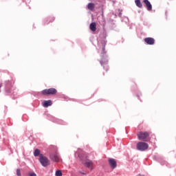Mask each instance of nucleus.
Wrapping results in <instances>:
<instances>
[{"instance_id":"obj_15","label":"nucleus","mask_w":176,"mask_h":176,"mask_svg":"<svg viewBox=\"0 0 176 176\" xmlns=\"http://www.w3.org/2000/svg\"><path fill=\"white\" fill-rule=\"evenodd\" d=\"M53 21H54V17L50 16L47 18V24H50V23H53Z\"/></svg>"},{"instance_id":"obj_5","label":"nucleus","mask_w":176,"mask_h":176,"mask_svg":"<svg viewBox=\"0 0 176 176\" xmlns=\"http://www.w3.org/2000/svg\"><path fill=\"white\" fill-rule=\"evenodd\" d=\"M149 147V145H148V143H145L144 142H139L137 144V149L138 151H146L148 148Z\"/></svg>"},{"instance_id":"obj_19","label":"nucleus","mask_w":176,"mask_h":176,"mask_svg":"<svg viewBox=\"0 0 176 176\" xmlns=\"http://www.w3.org/2000/svg\"><path fill=\"white\" fill-rule=\"evenodd\" d=\"M100 64H101V65H104V60H100Z\"/></svg>"},{"instance_id":"obj_14","label":"nucleus","mask_w":176,"mask_h":176,"mask_svg":"<svg viewBox=\"0 0 176 176\" xmlns=\"http://www.w3.org/2000/svg\"><path fill=\"white\" fill-rule=\"evenodd\" d=\"M41 150H39V149H38V148H36L35 151H34V155L35 156V157H36V156H41Z\"/></svg>"},{"instance_id":"obj_3","label":"nucleus","mask_w":176,"mask_h":176,"mask_svg":"<svg viewBox=\"0 0 176 176\" xmlns=\"http://www.w3.org/2000/svg\"><path fill=\"white\" fill-rule=\"evenodd\" d=\"M43 96H54L57 94V89L56 88L45 89L41 91Z\"/></svg>"},{"instance_id":"obj_12","label":"nucleus","mask_w":176,"mask_h":176,"mask_svg":"<svg viewBox=\"0 0 176 176\" xmlns=\"http://www.w3.org/2000/svg\"><path fill=\"white\" fill-rule=\"evenodd\" d=\"M135 3L138 8L140 9L142 8V3H141V0H135Z\"/></svg>"},{"instance_id":"obj_4","label":"nucleus","mask_w":176,"mask_h":176,"mask_svg":"<svg viewBox=\"0 0 176 176\" xmlns=\"http://www.w3.org/2000/svg\"><path fill=\"white\" fill-rule=\"evenodd\" d=\"M39 162L43 167H47V166H50V161L47 157L43 156V154L40 155Z\"/></svg>"},{"instance_id":"obj_17","label":"nucleus","mask_w":176,"mask_h":176,"mask_svg":"<svg viewBox=\"0 0 176 176\" xmlns=\"http://www.w3.org/2000/svg\"><path fill=\"white\" fill-rule=\"evenodd\" d=\"M16 175L21 176V172L20 171V169H16Z\"/></svg>"},{"instance_id":"obj_13","label":"nucleus","mask_w":176,"mask_h":176,"mask_svg":"<svg viewBox=\"0 0 176 176\" xmlns=\"http://www.w3.org/2000/svg\"><path fill=\"white\" fill-rule=\"evenodd\" d=\"M87 6H88L89 10H94V7H95L94 3H88Z\"/></svg>"},{"instance_id":"obj_18","label":"nucleus","mask_w":176,"mask_h":176,"mask_svg":"<svg viewBox=\"0 0 176 176\" xmlns=\"http://www.w3.org/2000/svg\"><path fill=\"white\" fill-rule=\"evenodd\" d=\"M30 176H36V174H35L34 173H30Z\"/></svg>"},{"instance_id":"obj_10","label":"nucleus","mask_w":176,"mask_h":176,"mask_svg":"<svg viewBox=\"0 0 176 176\" xmlns=\"http://www.w3.org/2000/svg\"><path fill=\"white\" fill-rule=\"evenodd\" d=\"M52 104H53V102L50 100H45L43 102V107H44V108H47L49 107H52Z\"/></svg>"},{"instance_id":"obj_8","label":"nucleus","mask_w":176,"mask_h":176,"mask_svg":"<svg viewBox=\"0 0 176 176\" xmlns=\"http://www.w3.org/2000/svg\"><path fill=\"white\" fill-rule=\"evenodd\" d=\"M144 42L147 45H155V38H153L152 37H147V38H144Z\"/></svg>"},{"instance_id":"obj_6","label":"nucleus","mask_w":176,"mask_h":176,"mask_svg":"<svg viewBox=\"0 0 176 176\" xmlns=\"http://www.w3.org/2000/svg\"><path fill=\"white\" fill-rule=\"evenodd\" d=\"M50 159L52 160V162H55L56 163H58L60 162V156L57 153H52L50 155Z\"/></svg>"},{"instance_id":"obj_7","label":"nucleus","mask_w":176,"mask_h":176,"mask_svg":"<svg viewBox=\"0 0 176 176\" xmlns=\"http://www.w3.org/2000/svg\"><path fill=\"white\" fill-rule=\"evenodd\" d=\"M109 164L111 168H116L118 167V164L116 163V160L113 158H109Z\"/></svg>"},{"instance_id":"obj_2","label":"nucleus","mask_w":176,"mask_h":176,"mask_svg":"<svg viewBox=\"0 0 176 176\" xmlns=\"http://www.w3.org/2000/svg\"><path fill=\"white\" fill-rule=\"evenodd\" d=\"M149 135H151V133L146 131H140L137 134L138 138L140 141H150L151 138H149Z\"/></svg>"},{"instance_id":"obj_1","label":"nucleus","mask_w":176,"mask_h":176,"mask_svg":"<svg viewBox=\"0 0 176 176\" xmlns=\"http://www.w3.org/2000/svg\"><path fill=\"white\" fill-rule=\"evenodd\" d=\"M78 157L86 167H87L88 168H91V170H93V161L87 160L85 162V160L87 159V155L85 153L79 154Z\"/></svg>"},{"instance_id":"obj_11","label":"nucleus","mask_w":176,"mask_h":176,"mask_svg":"<svg viewBox=\"0 0 176 176\" xmlns=\"http://www.w3.org/2000/svg\"><path fill=\"white\" fill-rule=\"evenodd\" d=\"M89 30L92 31L93 32H96L97 30V25L96 24V22H92L89 25Z\"/></svg>"},{"instance_id":"obj_9","label":"nucleus","mask_w":176,"mask_h":176,"mask_svg":"<svg viewBox=\"0 0 176 176\" xmlns=\"http://www.w3.org/2000/svg\"><path fill=\"white\" fill-rule=\"evenodd\" d=\"M143 3H144L147 10L150 12V10H152V4L149 1V0H143Z\"/></svg>"},{"instance_id":"obj_16","label":"nucleus","mask_w":176,"mask_h":176,"mask_svg":"<svg viewBox=\"0 0 176 176\" xmlns=\"http://www.w3.org/2000/svg\"><path fill=\"white\" fill-rule=\"evenodd\" d=\"M55 175L56 176H63V173H61V170H56Z\"/></svg>"}]
</instances>
